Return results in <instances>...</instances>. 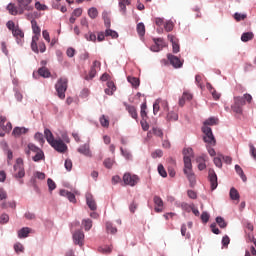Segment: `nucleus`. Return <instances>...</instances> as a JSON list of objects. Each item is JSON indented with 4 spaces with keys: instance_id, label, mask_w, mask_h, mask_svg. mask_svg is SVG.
I'll list each match as a JSON object with an SVG mask.
<instances>
[{
    "instance_id": "603ef678",
    "label": "nucleus",
    "mask_w": 256,
    "mask_h": 256,
    "mask_svg": "<svg viewBox=\"0 0 256 256\" xmlns=\"http://www.w3.org/2000/svg\"><path fill=\"white\" fill-rule=\"evenodd\" d=\"M153 41L160 46V49H163V47H167L165 40H163L162 38H154Z\"/></svg>"
},
{
    "instance_id": "2eb2a0df",
    "label": "nucleus",
    "mask_w": 256,
    "mask_h": 256,
    "mask_svg": "<svg viewBox=\"0 0 256 256\" xmlns=\"http://www.w3.org/2000/svg\"><path fill=\"white\" fill-rule=\"evenodd\" d=\"M86 203L91 211L97 210V202H95L92 194H86Z\"/></svg>"
},
{
    "instance_id": "7ed1b4c3",
    "label": "nucleus",
    "mask_w": 256,
    "mask_h": 256,
    "mask_svg": "<svg viewBox=\"0 0 256 256\" xmlns=\"http://www.w3.org/2000/svg\"><path fill=\"white\" fill-rule=\"evenodd\" d=\"M68 83L69 80H67V78H60L55 84L56 93L59 99H65V93L67 91Z\"/></svg>"
},
{
    "instance_id": "ea45409f",
    "label": "nucleus",
    "mask_w": 256,
    "mask_h": 256,
    "mask_svg": "<svg viewBox=\"0 0 256 256\" xmlns=\"http://www.w3.org/2000/svg\"><path fill=\"white\" fill-rule=\"evenodd\" d=\"M161 109V99H157L153 104V113L157 115Z\"/></svg>"
},
{
    "instance_id": "f03ea898",
    "label": "nucleus",
    "mask_w": 256,
    "mask_h": 256,
    "mask_svg": "<svg viewBox=\"0 0 256 256\" xmlns=\"http://www.w3.org/2000/svg\"><path fill=\"white\" fill-rule=\"evenodd\" d=\"M44 135L46 137V141L49 143V145H51V147H53V149H55V151L58 153H67V144H65V142H63L61 139H55L51 130L46 128L44 130Z\"/></svg>"
},
{
    "instance_id": "09e8293b",
    "label": "nucleus",
    "mask_w": 256,
    "mask_h": 256,
    "mask_svg": "<svg viewBox=\"0 0 256 256\" xmlns=\"http://www.w3.org/2000/svg\"><path fill=\"white\" fill-rule=\"evenodd\" d=\"M234 19L235 21H245V19H247V14H241L239 12H236L234 14Z\"/></svg>"
},
{
    "instance_id": "6ab92c4d",
    "label": "nucleus",
    "mask_w": 256,
    "mask_h": 256,
    "mask_svg": "<svg viewBox=\"0 0 256 256\" xmlns=\"http://www.w3.org/2000/svg\"><path fill=\"white\" fill-rule=\"evenodd\" d=\"M41 37V34H35L32 37V42H31V49L34 53H39V47L37 46V42L39 41V38Z\"/></svg>"
},
{
    "instance_id": "69168bd1",
    "label": "nucleus",
    "mask_w": 256,
    "mask_h": 256,
    "mask_svg": "<svg viewBox=\"0 0 256 256\" xmlns=\"http://www.w3.org/2000/svg\"><path fill=\"white\" fill-rule=\"evenodd\" d=\"M153 159H157V157H163V151L162 150H156L152 152Z\"/></svg>"
},
{
    "instance_id": "20e7f679",
    "label": "nucleus",
    "mask_w": 256,
    "mask_h": 256,
    "mask_svg": "<svg viewBox=\"0 0 256 256\" xmlns=\"http://www.w3.org/2000/svg\"><path fill=\"white\" fill-rule=\"evenodd\" d=\"M14 177L15 179H23L25 177V165L23 158H17L14 164Z\"/></svg>"
},
{
    "instance_id": "bf43d9fd",
    "label": "nucleus",
    "mask_w": 256,
    "mask_h": 256,
    "mask_svg": "<svg viewBox=\"0 0 256 256\" xmlns=\"http://www.w3.org/2000/svg\"><path fill=\"white\" fill-rule=\"evenodd\" d=\"M64 166L67 171H71V169H73V162L71 159H66Z\"/></svg>"
},
{
    "instance_id": "79ce46f5",
    "label": "nucleus",
    "mask_w": 256,
    "mask_h": 256,
    "mask_svg": "<svg viewBox=\"0 0 256 256\" xmlns=\"http://www.w3.org/2000/svg\"><path fill=\"white\" fill-rule=\"evenodd\" d=\"M106 37H112V39H117L119 37V34L111 29H107L105 32Z\"/></svg>"
},
{
    "instance_id": "f704fd0d",
    "label": "nucleus",
    "mask_w": 256,
    "mask_h": 256,
    "mask_svg": "<svg viewBox=\"0 0 256 256\" xmlns=\"http://www.w3.org/2000/svg\"><path fill=\"white\" fill-rule=\"evenodd\" d=\"M14 251L17 254L25 253V246H23V244H21V242H17L16 244H14Z\"/></svg>"
},
{
    "instance_id": "473e14b6",
    "label": "nucleus",
    "mask_w": 256,
    "mask_h": 256,
    "mask_svg": "<svg viewBox=\"0 0 256 256\" xmlns=\"http://www.w3.org/2000/svg\"><path fill=\"white\" fill-rule=\"evenodd\" d=\"M33 161L35 162H39L43 159H45V154L43 153V150H38V152H36L35 156H33Z\"/></svg>"
},
{
    "instance_id": "b1692460",
    "label": "nucleus",
    "mask_w": 256,
    "mask_h": 256,
    "mask_svg": "<svg viewBox=\"0 0 256 256\" xmlns=\"http://www.w3.org/2000/svg\"><path fill=\"white\" fill-rule=\"evenodd\" d=\"M127 81H128V83H130L132 85V87H135V89H137V87H139V85H141V82L139 81V78H137V77L128 76Z\"/></svg>"
},
{
    "instance_id": "3c124183",
    "label": "nucleus",
    "mask_w": 256,
    "mask_h": 256,
    "mask_svg": "<svg viewBox=\"0 0 256 256\" xmlns=\"http://www.w3.org/2000/svg\"><path fill=\"white\" fill-rule=\"evenodd\" d=\"M174 27H175V25L171 21H167L164 24V29H165V31H167V33H170V31H173Z\"/></svg>"
},
{
    "instance_id": "e433bc0d",
    "label": "nucleus",
    "mask_w": 256,
    "mask_h": 256,
    "mask_svg": "<svg viewBox=\"0 0 256 256\" xmlns=\"http://www.w3.org/2000/svg\"><path fill=\"white\" fill-rule=\"evenodd\" d=\"M219 123V119L216 117H210L204 122V127H207V125H217Z\"/></svg>"
},
{
    "instance_id": "4be33fe9",
    "label": "nucleus",
    "mask_w": 256,
    "mask_h": 256,
    "mask_svg": "<svg viewBox=\"0 0 256 256\" xmlns=\"http://www.w3.org/2000/svg\"><path fill=\"white\" fill-rule=\"evenodd\" d=\"M127 5H131V0H119V8L123 15L127 13Z\"/></svg>"
},
{
    "instance_id": "8fccbe9b",
    "label": "nucleus",
    "mask_w": 256,
    "mask_h": 256,
    "mask_svg": "<svg viewBox=\"0 0 256 256\" xmlns=\"http://www.w3.org/2000/svg\"><path fill=\"white\" fill-rule=\"evenodd\" d=\"M47 184H48L49 191H55V189H57V184H55V181H53V179L48 178Z\"/></svg>"
},
{
    "instance_id": "13d9d810",
    "label": "nucleus",
    "mask_w": 256,
    "mask_h": 256,
    "mask_svg": "<svg viewBox=\"0 0 256 256\" xmlns=\"http://www.w3.org/2000/svg\"><path fill=\"white\" fill-rule=\"evenodd\" d=\"M34 139H36V141H39V143L41 145H43V143H45V139L43 138V134L37 132L34 136Z\"/></svg>"
},
{
    "instance_id": "393cba45",
    "label": "nucleus",
    "mask_w": 256,
    "mask_h": 256,
    "mask_svg": "<svg viewBox=\"0 0 256 256\" xmlns=\"http://www.w3.org/2000/svg\"><path fill=\"white\" fill-rule=\"evenodd\" d=\"M151 134L155 135L156 137H160V139H163V130L158 127H153L152 130L148 132V137Z\"/></svg>"
},
{
    "instance_id": "f257e3e1",
    "label": "nucleus",
    "mask_w": 256,
    "mask_h": 256,
    "mask_svg": "<svg viewBox=\"0 0 256 256\" xmlns=\"http://www.w3.org/2000/svg\"><path fill=\"white\" fill-rule=\"evenodd\" d=\"M184 155V174L186 175L190 186L194 187L197 183L195 173L193 172V164L191 163V158L193 157V148H185L183 150Z\"/></svg>"
},
{
    "instance_id": "c03bdc74",
    "label": "nucleus",
    "mask_w": 256,
    "mask_h": 256,
    "mask_svg": "<svg viewBox=\"0 0 256 256\" xmlns=\"http://www.w3.org/2000/svg\"><path fill=\"white\" fill-rule=\"evenodd\" d=\"M100 125L102 126V127H109V118H107V116H105V115H102L101 117H100Z\"/></svg>"
},
{
    "instance_id": "680f3d73",
    "label": "nucleus",
    "mask_w": 256,
    "mask_h": 256,
    "mask_svg": "<svg viewBox=\"0 0 256 256\" xmlns=\"http://www.w3.org/2000/svg\"><path fill=\"white\" fill-rule=\"evenodd\" d=\"M0 223H1V225H5V223H9V215L2 214L0 216Z\"/></svg>"
},
{
    "instance_id": "c85d7f7f",
    "label": "nucleus",
    "mask_w": 256,
    "mask_h": 256,
    "mask_svg": "<svg viewBox=\"0 0 256 256\" xmlns=\"http://www.w3.org/2000/svg\"><path fill=\"white\" fill-rule=\"evenodd\" d=\"M235 171L237 173V175H239L242 179V181H247V176L245 175V172H243V168H241V166L239 165H235Z\"/></svg>"
},
{
    "instance_id": "a19ab883",
    "label": "nucleus",
    "mask_w": 256,
    "mask_h": 256,
    "mask_svg": "<svg viewBox=\"0 0 256 256\" xmlns=\"http://www.w3.org/2000/svg\"><path fill=\"white\" fill-rule=\"evenodd\" d=\"M106 231L107 233H111L112 235H115V233H117V228L113 227V224L111 222H107Z\"/></svg>"
},
{
    "instance_id": "774afa93",
    "label": "nucleus",
    "mask_w": 256,
    "mask_h": 256,
    "mask_svg": "<svg viewBox=\"0 0 256 256\" xmlns=\"http://www.w3.org/2000/svg\"><path fill=\"white\" fill-rule=\"evenodd\" d=\"M201 220L203 223H208L209 222V213L203 212L201 214Z\"/></svg>"
},
{
    "instance_id": "49530a36",
    "label": "nucleus",
    "mask_w": 256,
    "mask_h": 256,
    "mask_svg": "<svg viewBox=\"0 0 256 256\" xmlns=\"http://www.w3.org/2000/svg\"><path fill=\"white\" fill-rule=\"evenodd\" d=\"M140 115H141L142 119H145L147 117V102H144L141 105Z\"/></svg>"
},
{
    "instance_id": "6e6d98bb",
    "label": "nucleus",
    "mask_w": 256,
    "mask_h": 256,
    "mask_svg": "<svg viewBox=\"0 0 256 256\" xmlns=\"http://www.w3.org/2000/svg\"><path fill=\"white\" fill-rule=\"evenodd\" d=\"M158 173L161 175V177H167V171H165V167H163V164L158 165Z\"/></svg>"
},
{
    "instance_id": "ddd939ff",
    "label": "nucleus",
    "mask_w": 256,
    "mask_h": 256,
    "mask_svg": "<svg viewBox=\"0 0 256 256\" xmlns=\"http://www.w3.org/2000/svg\"><path fill=\"white\" fill-rule=\"evenodd\" d=\"M168 41H170V43H172L173 53H179V51H180L179 40L174 35L169 34Z\"/></svg>"
},
{
    "instance_id": "de8ad7c7",
    "label": "nucleus",
    "mask_w": 256,
    "mask_h": 256,
    "mask_svg": "<svg viewBox=\"0 0 256 256\" xmlns=\"http://www.w3.org/2000/svg\"><path fill=\"white\" fill-rule=\"evenodd\" d=\"M216 223L219 225V227H221V229H225V227H227V222H225V219H223V217H217Z\"/></svg>"
},
{
    "instance_id": "f8f14e48",
    "label": "nucleus",
    "mask_w": 256,
    "mask_h": 256,
    "mask_svg": "<svg viewBox=\"0 0 256 256\" xmlns=\"http://www.w3.org/2000/svg\"><path fill=\"white\" fill-rule=\"evenodd\" d=\"M78 153L81 155H84L85 157H93V154L91 153V148L89 144H83L77 149Z\"/></svg>"
},
{
    "instance_id": "c9c22d12",
    "label": "nucleus",
    "mask_w": 256,
    "mask_h": 256,
    "mask_svg": "<svg viewBox=\"0 0 256 256\" xmlns=\"http://www.w3.org/2000/svg\"><path fill=\"white\" fill-rule=\"evenodd\" d=\"M88 15L90 19H97L99 11H97V8L92 7L88 10Z\"/></svg>"
},
{
    "instance_id": "2f4dec72",
    "label": "nucleus",
    "mask_w": 256,
    "mask_h": 256,
    "mask_svg": "<svg viewBox=\"0 0 256 256\" xmlns=\"http://www.w3.org/2000/svg\"><path fill=\"white\" fill-rule=\"evenodd\" d=\"M167 121H178L179 120V114L177 112H169L166 116Z\"/></svg>"
},
{
    "instance_id": "a211bd4d",
    "label": "nucleus",
    "mask_w": 256,
    "mask_h": 256,
    "mask_svg": "<svg viewBox=\"0 0 256 256\" xmlns=\"http://www.w3.org/2000/svg\"><path fill=\"white\" fill-rule=\"evenodd\" d=\"M101 67V62L95 60L89 72V79H93L97 75V69Z\"/></svg>"
},
{
    "instance_id": "a878e982",
    "label": "nucleus",
    "mask_w": 256,
    "mask_h": 256,
    "mask_svg": "<svg viewBox=\"0 0 256 256\" xmlns=\"http://www.w3.org/2000/svg\"><path fill=\"white\" fill-rule=\"evenodd\" d=\"M253 37H255L253 32H245L241 36V41H243V43H247V41H253Z\"/></svg>"
},
{
    "instance_id": "4d7b16f0",
    "label": "nucleus",
    "mask_w": 256,
    "mask_h": 256,
    "mask_svg": "<svg viewBox=\"0 0 256 256\" xmlns=\"http://www.w3.org/2000/svg\"><path fill=\"white\" fill-rule=\"evenodd\" d=\"M38 53L40 51V53H45V51H47V46L45 45V42H39L38 45Z\"/></svg>"
},
{
    "instance_id": "423d86ee",
    "label": "nucleus",
    "mask_w": 256,
    "mask_h": 256,
    "mask_svg": "<svg viewBox=\"0 0 256 256\" xmlns=\"http://www.w3.org/2000/svg\"><path fill=\"white\" fill-rule=\"evenodd\" d=\"M202 132L204 133V142L209 143L210 145H215V136H213V130L209 126H203Z\"/></svg>"
},
{
    "instance_id": "9b49d317",
    "label": "nucleus",
    "mask_w": 256,
    "mask_h": 256,
    "mask_svg": "<svg viewBox=\"0 0 256 256\" xmlns=\"http://www.w3.org/2000/svg\"><path fill=\"white\" fill-rule=\"evenodd\" d=\"M208 179L210 181L211 190L215 191L219 185L217 182V174L215 173V170L211 168L208 170Z\"/></svg>"
},
{
    "instance_id": "0eeeda50",
    "label": "nucleus",
    "mask_w": 256,
    "mask_h": 256,
    "mask_svg": "<svg viewBox=\"0 0 256 256\" xmlns=\"http://www.w3.org/2000/svg\"><path fill=\"white\" fill-rule=\"evenodd\" d=\"M123 181L125 185H129L130 187H135V185L139 183V176L131 173H125L123 175Z\"/></svg>"
},
{
    "instance_id": "412c9836",
    "label": "nucleus",
    "mask_w": 256,
    "mask_h": 256,
    "mask_svg": "<svg viewBox=\"0 0 256 256\" xmlns=\"http://www.w3.org/2000/svg\"><path fill=\"white\" fill-rule=\"evenodd\" d=\"M28 131L29 129L25 127H15L12 135H14V137H21V135H25Z\"/></svg>"
},
{
    "instance_id": "4468645a",
    "label": "nucleus",
    "mask_w": 256,
    "mask_h": 256,
    "mask_svg": "<svg viewBox=\"0 0 256 256\" xmlns=\"http://www.w3.org/2000/svg\"><path fill=\"white\" fill-rule=\"evenodd\" d=\"M153 202L155 204L154 211H156V213H163V199L159 196H154Z\"/></svg>"
},
{
    "instance_id": "9d476101",
    "label": "nucleus",
    "mask_w": 256,
    "mask_h": 256,
    "mask_svg": "<svg viewBox=\"0 0 256 256\" xmlns=\"http://www.w3.org/2000/svg\"><path fill=\"white\" fill-rule=\"evenodd\" d=\"M167 59L174 69H180V67H183V60L179 59V57L173 54H168Z\"/></svg>"
},
{
    "instance_id": "c756f323",
    "label": "nucleus",
    "mask_w": 256,
    "mask_h": 256,
    "mask_svg": "<svg viewBox=\"0 0 256 256\" xmlns=\"http://www.w3.org/2000/svg\"><path fill=\"white\" fill-rule=\"evenodd\" d=\"M31 25H32V31L34 35H41V28L39 27V25H37V21L32 20Z\"/></svg>"
},
{
    "instance_id": "bb28decb",
    "label": "nucleus",
    "mask_w": 256,
    "mask_h": 256,
    "mask_svg": "<svg viewBox=\"0 0 256 256\" xmlns=\"http://www.w3.org/2000/svg\"><path fill=\"white\" fill-rule=\"evenodd\" d=\"M240 197L241 196L239 195V191H237V189L235 188L230 189V199H232V201H237V203H239Z\"/></svg>"
},
{
    "instance_id": "37998d69",
    "label": "nucleus",
    "mask_w": 256,
    "mask_h": 256,
    "mask_svg": "<svg viewBox=\"0 0 256 256\" xmlns=\"http://www.w3.org/2000/svg\"><path fill=\"white\" fill-rule=\"evenodd\" d=\"M120 151L123 157H125V159H127L128 161H131L133 159V155H131V152H129L128 150L120 148Z\"/></svg>"
},
{
    "instance_id": "052dcab7",
    "label": "nucleus",
    "mask_w": 256,
    "mask_h": 256,
    "mask_svg": "<svg viewBox=\"0 0 256 256\" xmlns=\"http://www.w3.org/2000/svg\"><path fill=\"white\" fill-rule=\"evenodd\" d=\"M249 149H250V155L256 161V148L252 143L249 144Z\"/></svg>"
},
{
    "instance_id": "39448f33",
    "label": "nucleus",
    "mask_w": 256,
    "mask_h": 256,
    "mask_svg": "<svg viewBox=\"0 0 256 256\" xmlns=\"http://www.w3.org/2000/svg\"><path fill=\"white\" fill-rule=\"evenodd\" d=\"M245 105V99H243L240 96L234 97V103L231 106V109L233 113H236L237 115H241L243 113V107Z\"/></svg>"
},
{
    "instance_id": "5fc2aeb1",
    "label": "nucleus",
    "mask_w": 256,
    "mask_h": 256,
    "mask_svg": "<svg viewBox=\"0 0 256 256\" xmlns=\"http://www.w3.org/2000/svg\"><path fill=\"white\" fill-rule=\"evenodd\" d=\"M181 209H182L183 211H186V213H191L193 207H192L191 205H189V204L183 202V203L181 204Z\"/></svg>"
},
{
    "instance_id": "5701e85b",
    "label": "nucleus",
    "mask_w": 256,
    "mask_h": 256,
    "mask_svg": "<svg viewBox=\"0 0 256 256\" xmlns=\"http://www.w3.org/2000/svg\"><path fill=\"white\" fill-rule=\"evenodd\" d=\"M29 233H31V228L24 227L18 231V237L19 239H25L26 237H29Z\"/></svg>"
},
{
    "instance_id": "0e129e2a",
    "label": "nucleus",
    "mask_w": 256,
    "mask_h": 256,
    "mask_svg": "<svg viewBox=\"0 0 256 256\" xmlns=\"http://www.w3.org/2000/svg\"><path fill=\"white\" fill-rule=\"evenodd\" d=\"M229 243H231V239L229 238V236H224L222 238V245H223V247H228Z\"/></svg>"
},
{
    "instance_id": "58836bf2",
    "label": "nucleus",
    "mask_w": 256,
    "mask_h": 256,
    "mask_svg": "<svg viewBox=\"0 0 256 256\" xmlns=\"http://www.w3.org/2000/svg\"><path fill=\"white\" fill-rule=\"evenodd\" d=\"M86 41H92L93 43H95V41H97V35H95V33L89 31L87 34L84 35Z\"/></svg>"
},
{
    "instance_id": "cd10ccee",
    "label": "nucleus",
    "mask_w": 256,
    "mask_h": 256,
    "mask_svg": "<svg viewBox=\"0 0 256 256\" xmlns=\"http://www.w3.org/2000/svg\"><path fill=\"white\" fill-rule=\"evenodd\" d=\"M38 74L40 75V77H44V78L51 77V72L47 67H42L38 69Z\"/></svg>"
},
{
    "instance_id": "4c0bfd02",
    "label": "nucleus",
    "mask_w": 256,
    "mask_h": 256,
    "mask_svg": "<svg viewBox=\"0 0 256 256\" xmlns=\"http://www.w3.org/2000/svg\"><path fill=\"white\" fill-rule=\"evenodd\" d=\"M82 225L84 226L85 231H90L91 227H93V221H91V219H85L82 221Z\"/></svg>"
},
{
    "instance_id": "7c9ffc66",
    "label": "nucleus",
    "mask_w": 256,
    "mask_h": 256,
    "mask_svg": "<svg viewBox=\"0 0 256 256\" xmlns=\"http://www.w3.org/2000/svg\"><path fill=\"white\" fill-rule=\"evenodd\" d=\"M7 10L9 11L10 15H17L19 13V8L17 9L13 3L8 4Z\"/></svg>"
},
{
    "instance_id": "a18cd8bd",
    "label": "nucleus",
    "mask_w": 256,
    "mask_h": 256,
    "mask_svg": "<svg viewBox=\"0 0 256 256\" xmlns=\"http://www.w3.org/2000/svg\"><path fill=\"white\" fill-rule=\"evenodd\" d=\"M137 33L138 35H140V37H143V35H145V24L139 23L137 25Z\"/></svg>"
},
{
    "instance_id": "338daca9",
    "label": "nucleus",
    "mask_w": 256,
    "mask_h": 256,
    "mask_svg": "<svg viewBox=\"0 0 256 256\" xmlns=\"http://www.w3.org/2000/svg\"><path fill=\"white\" fill-rule=\"evenodd\" d=\"M140 123L143 131H149V123H147V120L142 119Z\"/></svg>"
},
{
    "instance_id": "dca6fc26",
    "label": "nucleus",
    "mask_w": 256,
    "mask_h": 256,
    "mask_svg": "<svg viewBox=\"0 0 256 256\" xmlns=\"http://www.w3.org/2000/svg\"><path fill=\"white\" fill-rule=\"evenodd\" d=\"M41 150V148L35 146L33 143H29L27 147L24 149V153H26L27 157H31V152L32 153H37Z\"/></svg>"
},
{
    "instance_id": "72a5a7b5",
    "label": "nucleus",
    "mask_w": 256,
    "mask_h": 256,
    "mask_svg": "<svg viewBox=\"0 0 256 256\" xmlns=\"http://www.w3.org/2000/svg\"><path fill=\"white\" fill-rule=\"evenodd\" d=\"M12 35H14L17 39H23V37H25V33H23V31L17 27L12 30Z\"/></svg>"
},
{
    "instance_id": "6e6552de",
    "label": "nucleus",
    "mask_w": 256,
    "mask_h": 256,
    "mask_svg": "<svg viewBox=\"0 0 256 256\" xmlns=\"http://www.w3.org/2000/svg\"><path fill=\"white\" fill-rule=\"evenodd\" d=\"M73 242L75 245H79V247H83L85 244V234L81 230H77L72 235Z\"/></svg>"
},
{
    "instance_id": "1a4fd4ad",
    "label": "nucleus",
    "mask_w": 256,
    "mask_h": 256,
    "mask_svg": "<svg viewBox=\"0 0 256 256\" xmlns=\"http://www.w3.org/2000/svg\"><path fill=\"white\" fill-rule=\"evenodd\" d=\"M18 1V9L19 15H23L25 11H31L33 7H31V3L33 0H17Z\"/></svg>"
},
{
    "instance_id": "864d4df0",
    "label": "nucleus",
    "mask_w": 256,
    "mask_h": 256,
    "mask_svg": "<svg viewBox=\"0 0 256 256\" xmlns=\"http://www.w3.org/2000/svg\"><path fill=\"white\" fill-rule=\"evenodd\" d=\"M115 163V161L111 158H106L103 162L104 166L106 167V169H111V167H113V164Z\"/></svg>"
},
{
    "instance_id": "e2e57ef3",
    "label": "nucleus",
    "mask_w": 256,
    "mask_h": 256,
    "mask_svg": "<svg viewBox=\"0 0 256 256\" xmlns=\"http://www.w3.org/2000/svg\"><path fill=\"white\" fill-rule=\"evenodd\" d=\"M35 9H37V11H45L47 10V6L41 4V2H36Z\"/></svg>"
},
{
    "instance_id": "aec40b11",
    "label": "nucleus",
    "mask_w": 256,
    "mask_h": 256,
    "mask_svg": "<svg viewBox=\"0 0 256 256\" xmlns=\"http://www.w3.org/2000/svg\"><path fill=\"white\" fill-rule=\"evenodd\" d=\"M104 91L106 95H113V93L117 91V86H115V83L113 81H108L107 88Z\"/></svg>"
},
{
    "instance_id": "f3484780",
    "label": "nucleus",
    "mask_w": 256,
    "mask_h": 256,
    "mask_svg": "<svg viewBox=\"0 0 256 256\" xmlns=\"http://www.w3.org/2000/svg\"><path fill=\"white\" fill-rule=\"evenodd\" d=\"M124 106L126 107V111H128L129 115L132 117V119H138L139 115L137 114V108L133 105H129L127 103H124Z\"/></svg>"
}]
</instances>
